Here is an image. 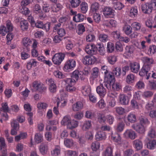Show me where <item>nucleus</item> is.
I'll return each instance as SVG.
<instances>
[{
    "label": "nucleus",
    "mask_w": 156,
    "mask_h": 156,
    "mask_svg": "<svg viewBox=\"0 0 156 156\" xmlns=\"http://www.w3.org/2000/svg\"><path fill=\"white\" fill-rule=\"evenodd\" d=\"M105 80L103 82L104 86L108 90L111 89V83H115V79L114 76L110 74H108L105 76Z\"/></svg>",
    "instance_id": "obj_1"
},
{
    "label": "nucleus",
    "mask_w": 156,
    "mask_h": 156,
    "mask_svg": "<svg viewBox=\"0 0 156 156\" xmlns=\"http://www.w3.org/2000/svg\"><path fill=\"white\" fill-rule=\"evenodd\" d=\"M65 54L63 53L55 54L52 57V59L53 63L55 65H59L64 59Z\"/></svg>",
    "instance_id": "obj_2"
},
{
    "label": "nucleus",
    "mask_w": 156,
    "mask_h": 156,
    "mask_svg": "<svg viewBox=\"0 0 156 156\" xmlns=\"http://www.w3.org/2000/svg\"><path fill=\"white\" fill-rule=\"evenodd\" d=\"M102 12L106 18H112L114 16L115 11L110 7H103L102 8Z\"/></svg>",
    "instance_id": "obj_3"
},
{
    "label": "nucleus",
    "mask_w": 156,
    "mask_h": 156,
    "mask_svg": "<svg viewBox=\"0 0 156 156\" xmlns=\"http://www.w3.org/2000/svg\"><path fill=\"white\" fill-rule=\"evenodd\" d=\"M76 65L75 60L71 59L67 61L63 67V70L66 72H69L73 69Z\"/></svg>",
    "instance_id": "obj_4"
},
{
    "label": "nucleus",
    "mask_w": 156,
    "mask_h": 156,
    "mask_svg": "<svg viewBox=\"0 0 156 156\" xmlns=\"http://www.w3.org/2000/svg\"><path fill=\"white\" fill-rule=\"evenodd\" d=\"M64 81L67 84L66 90L67 91L72 92L75 91L76 88L73 86V84L74 82L72 79L70 78H67L65 79Z\"/></svg>",
    "instance_id": "obj_5"
},
{
    "label": "nucleus",
    "mask_w": 156,
    "mask_h": 156,
    "mask_svg": "<svg viewBox=\"0 0 156 156\" xmlns=\"http://www.w3.org/2000/svg\"><path fill=\"white\" fill-rule=\"evenodd\" d=\"M97 61L96 58L92 55H86L82 59L83 63L85 65H90L94 64Z\"/></svg>",
    "instance_id": "obj_6"
},
{
    "label": "nucleus",
    "mask_w": 156,
    "mask_h": 156,
    "mask_svg": "<svg viewBox=\"0 0 156 156\" xmlns=\"http://www.w3.org/2000/svg\"><path fill=\"white\" fill-rule=\"evenodd\" d=\"M94 44H88L86 47L85 51L88 54L93 55L97 53V48Z\"/></svg>",
    "instance_id": "obj_7"
},
{
    "label": "nucleus",
    "mask_w": 156,
    "mask_h": 156,
    "mask_svg": "<svg viewBox=\"0 0 156 156\" xmlns=\"http://www.w3.org/2000/svg\"><path fill=\"white\" fill-rule=\"evenodd\" d=\"M123 135L125 137L131 140H134L137 136V134L132 129H127L124 133Z\"/></svg>",
    "instance_id": "obj_8"
},
{
    "label": "nucleus",
    "mask_w": 156,
    "mask_h": 156,
    "mask_svg": "<svg viewBox=\"0 0 156 156\" xmlns=\"http://www.w3.org/2000/svg\"><path fill=\"white\" fill-rule=\"evenodd\" d=\"M132 127L139 133H144L145 131V128L144 126L140 123L134 124L132 125Z\"/></svg>",
    "instance_id": "obj_9"
},
{
    "label": "nucleus",
    "mask_w": 156,
    "mask_h": 156,
    "mask_svg": "<svg viewBox=\"0 0 156 156\" xmlns=\"http://www.w3.org/2000/svg\"><path fill=\"white\" fill-rule=\"evenodd\" d=\"M104 83H101L96 88L97 93L101 97H103L106 94V90L104 87Z\"/></svg>",
    "instance_id": "obj_10"
},
{
    "label": "nucleus",
    "mask_w": 156,
    "mask_h": 156,
    "mask_svg": "<svg viewBox=\"0 0 156 156\" xmlns=\"http://www.w3.org/2000/svg\"><path fill=\"white\" fill-rule=\"evenodd\" d=\"M119 101L120 104L126 105L128 104L129 99L128 97L124 94H120L119 97Z\"/></svg>",
    "instance_id": "obj_11"
},
{
    "label": "nucleus",
    "mask_w": 156,
    "mask_h": 156,
    "mask_svg": "<svg viewBox=\"0 0 156 156\" xmlns=\"http://www.w3.org/2000/svg\"><path fill=\"white\" fill-rule=\"evenodd\" d=\"M33 86L38 91L42 92L45 91L46 90V88L44 85L41 83H39L37 81H35L33 83Z\"/></svg>",
    "instance_id": "obj_12"
},
{
    "label": "nucleus",
    "mask_w": 156,
    "mask_h": 156,
    "mask_svg": "<svg viewBox=\"0 0 156 156\" xmlns=\"http://www.w3.org/2000/svg\"><path fill=\"white\" fill-rule=\"evenodd\" d=\"M130 70L131 72L137 73L140 69V64L137 62H134L130 63Z\"/></svg>",
    "instance_id": "obj_13"
},
{
    "label": "nucleus",
    "mask_w": 156,
    "mask_h": 156,
    "mask_svg": "<svg viewBox=\"0 0 156 156\" xmlns=\"http://www.w3.org/2000/svg\"><path fill=\"white\" fill-rule=\"evenodd\" d=\"M141 9L142 12L145 14H150L152 11L148 2L141 5Z\"/></svg>",
    "instance_id": "obj_14"
},
{
    "label": "nucleus",
    "mask_w": 156,
    "mask_h": 156,
    "mask_svg": "<svg viewBox=\"0 0 156 156\" xmlns=\"http://www.w3.org/2000/svg\"><path fill=\"white\" fill-rule=\"evenodd\" d=\"M141 60L144 63V65L148 66L150 67H151L154 62L152 58L147 57H143L141 58Z\"/></svg>",
    "instance_id": "obj_15"
},
{
    "label": "nucleus",
    "mask_w": 156,
    "mask_h": 156,
    "mask_svg": "<svg viewBox=\"0 0 156 156\" xmlns=\"http://www.w3.org/2000/svg\"><path fill=\"white\" fill-rule=\"evenodd\" d=\"M48 81L50 83L49 89L51 93H54L56 91V86L55 84V82L53 79H48Z\"/></svg>",
    "instance_id": "obj_16"
},
{
    "label": "nucleus",
    "mask_w": 156,
    "mask_h": 156,
    "mask_svg": "<svg viewBox=\"0 0 156 156\" xmlns=\"http://www.w3.org/2000/svg\"><path fill=\"white\" fill-rule=\"evenodd\" d=\"M39 149L40 153L42 155L46 154L48 150L47 144L46 143H41L39 146Z\"/></svg>",
    "instance_id": "obj_17"
},
{
    "label": "nucleus",
    "mask_w": 156,
    "mask_h": 156,
    "mask_svg": "<svg viewBox=\"0 0 156 156\" xmlns=\"http://www.w3.org/2000/svg\"><path fill=\"white\" fill-rule=\"evenodd\" d=\"M151 67L148 66L144 65L140 71L139 72V75L141 76H145L146 74L150 70Z\"/></svg>",
    "instance_id": "obj_18"
},
{
    "label": "nucleus",
    "mask_w": 156,
    "mask_h": 156,
    "mask_svg": "<svg viewBox=\"0 0 156 156\" xmlns=\"http://www.w3.org/2000/svg\"><path fill=\"white\" fill-rule=\"evenodd\" d=\"M106 137L105 133L103 131L98 132L95 135L96 139L98 141L105 140Z\"/></svg>",
    "instance_id": "obj_19"
},
{
    "label": "nucleus",
    "mask_w": 156,
    "mask_h": 156,
    "mask_svg": "<svg viewBox=\"0 0 156 156\" xmlns=\"http://www.w3.org/2000/svg\"><path fill=\"white\" fill-rule=\"evenodd\" d=\"M81 72H79L78 70H75L73 71L71 75V77L74 82H76L79 79L80 76ZM81 77V76H80Z\"/></svg>",
    "instance_id": "obj_20"
},
{
    "label": "nucleus",
    "mask_w": 156,
    "mask_h": 156,
    "mask_svg": "<svg viewBox=\"0 0 156 156\" xmlns=\"http://www.w3.org/2000/svg\"><path fill=\"white\" fill-rule=\"evenodd\" d=\"M90 88L89 86L85 85L82 87V92L84 96H88L90 94Z\"/></svg>",
    "instance_id": "obj_21"
},
{
    "label": "nucleus",
    "mask_w": 156,
    "mask_h": 156,
    "mask_svg": "<svg viewBox=\"0 0 156 156\" xmlns=\"http://www.w3.org/2000/svg\"><path fill=\"white\" fill-rule=\"evenodd\" d=\"M83 105L81 101H78L72 105V109L74 111H78L83 108Z\"/></svg>",
    "instance_id": "obj_22"
},
{
    "label": "nucleus",
    "mask_w": 156,
    "mask_h": 156,
    "mask_svg": "<svg viewBox=\"0 0 156 156\" xmlns=\"http://www.w3.org/2000/svg\"><path fill=\"white\" fill-rule=\"evenodd\" d=\"M133 143L137 150H140L142 148V143L141 141L139 139H136L134 140Z\"/></svg>",
    "instance_id": "obj_23"
},
{
    "label": "nucleus",
    "mask_w": 156,
    "mask_h": 156,
    "mask_svg": "<svg viewBox=\"0 0 156 156\" xmlns=\"http://www.w3.org/2000/svg\"><path fill=\"white\" fill-rule=\"evenodd\" d=\"M84 15L81 13H79L75 15L73 17V20L76 22H79L83 21L84 19Z\"/></svg>",
    "instance_id": "obj_24"
},
{
    "label": "nucleus",
    "mask_w": 156,
    "mask_h": 156,
    "mask_svg": "<svg viewBox=\"0 0 156 156\" xmlns=\"http://www.w3.org/2000/svg\"><path fill=\"white\" fill-rule=\"evenodd\" d=\"M128 121L131 123H134L137 122L136 116L134 114L130 113L127 116Z\"/></svg>",
    "instance_id": "obj_25"
},
{
    "label": "nucleus",
    "mask_w": 156,
    "mask_h": 156,
    "mask_svg": "<svg viewBox=\"0 0 156 156\" xmlns=\"http://www.w3.org/2000/svg\"><path fill=\"white\" fill-rule=\"evenodd\" d=\"M147 147L149 149H154L156 147V140H149L147 144Z\"/></svg>",
    "instance_id": "obj_26"
},
{
    "label": "nucleus",
    "mask_w": 156,
    "mask_h": 156,
    "mask_svg": "<svg viewBox=\"0 0 156 156\" xmlns=\"http://www.w3.org/2000/svg\"><path fill=\"white\" fill-rule=\"evenodd\" d=\"M78 124L79 122L78 121L74 120H71L67 128L69 129H73L77 127Z\"/></svg>",
    "instance_id": "obj_27"
},
{
    "label": "nucleus",
    "mask_w": 156,
    "mask_h": 156,
    "mask_svg": "<svg viewBox=\"0 0 156 156\" xmlns=\"http://www.w3.org/2000/svg\"><path fill=\"white\" fill-rule=\"evenodd\" d=\"M91 126V121L89 120L85 121L82 126V129L84 131L89 129Z\"/></svg>",
    "instance_id": "obj_28"
},
{
    "label": "nucleus",
    "mask_w": 156,
    "mask_h": 156,
    "mask_svg": "<svg viewBox=\"0 0 156 156\" xmlns=\"http://www.w3.org/2000/svg\"><path fill=\"white\" fill-rule=\"evenodd\" d=\"M29 25L28 22L25 20L21 21L20 23V26L21 29L25 31L28 29Z\"/></svg>",
    "instance_id": "obj_29"
},
{
    "label": "nucleus",
    "mask_w": 156,
    "mask_h": 156,
    "mask_svg": "<svg viewBox=\"0 0 156 156\" xmlns=\"http://www.w3.org/2000/svg\"><path fill=\"white\" fill-rule=\"evenodd\" d=\"M80 11L82 13H85L88 10V5L87 3L82 2L80 5Z\"/></svg>",
    "instance_id": "obj_30"
},
{
    "label": "nucleus",
    "mask_w": 156,
    "mask_h": 156,
    "mask_svg": "<svg viewBox=\"0 0 156 156\" xmlns=\"http://www.w3.org/2000/svg\"><path fill=\"white\" fill-rule=\"evenodd\" d=\"M156 136V133L154 129L152 127H150L148 130L147 136L152 138H155Z\"/></svg>",
    "instance_id": "obj_31"
},
{
    "label": "nucleus",
    "mask_w": 156,
    "mask_h": 156,
    "mask_svg": "<svg viewBox=\"0 0 156 156\" xmlns=\"http://www.w3.org/2000/svg\"><path fill=\"white\" fill-rule=\"evenodd\" d=\"M112 73L117 77L119 76L121 74V69L119 67H116L113 68Z\"/></svg>",
    "instance_id": "obj_32"
},
{
    "label": "nucleus",
    "mask_w": 156,
    "mask_h": 156,
    "mask_svg": "<svg viewBox=\"0 0 156 156\" xmlns=\"http://www.w3.org/2000/svg\"><path fill=\"white\" fill-rule=\"evenodd\" d=\"M140 124L144 126L145 125H148L150 123V122L148 119L146 117L141 116L139 118Z\"/></svg>",
    "instance_id": "obj_33"
},
{
    "label": "nucleus",
    "mask_w": 156,
    "mask_h": 156,
    "mask_svg": "<svg viewBox=\"0 0 156 156\" xmlns=\"http://www.w3.org/2000/svg\"><path fill=\"white\" fill-rule=\"evenodd\" d=\"M71 121L70 117L69 116H64L61 122V124L62 125H66L68 127V124H69Z\"/></svg>",
    "instance_id": "obj_34"
},
{
    "label": "nucleus",
    "mask_w": 156,
    "mask_h": 156,
    "mask_svg": "<svg viewBox=\"0 0 156 156\" xmlns=\"http://www.w3.org/2000/svg\"><path fill=\"white\" fill-rule=\"evenodd\" d=\"M35 140L36 143H40L43 140V136L39 133H36L35 135Z\"/></svg>",
    "instance_id": "obj_35"
},
{
    "label": "nucleus",
    "mask_w": 156,
    "mask_h": 156,
    "mask_svg": "<svg viewBox=\"0 0 156 156\" xmlns=\"http://www.w3.org/2000/svg\"><path fill=\"white\" fill-rule=\"evenodd\" d=\"M108 62L111 64H114L117 60V58L116 56L111 55L107 57Z\"/></svg>",
    "instance_id": "obj_36"
},
{
    "label": "nucleus",
    "mask_w": 156,
    "mask_h": 156,
    "mask_svg": "<svg viewBox=\"0 0 156 156\" xmlns=\"http://www.w3.org/2000/svg\"><path fill=\"white\" fill-rule=\"evenodd\" d=\"M153 94V92L149 90H145L142 96L144 98H148L151 97Z\"/></svg>",
    "instance_id": "obj_37"
},
{
    "label": "nucleus",
    "mask_w": 156,
    "mask_h": 156,
    "mask_svg": "<svg viewBox=\"0 0 156 156\" xmlns=\"http://www.w3.org/2000/svg\"><path fill=\"white\" fill-rule=\"evenodd\" d=\"M134 75L132 74L128 75L126 78V81L128 83H133L134 81Z\"/></svg>",
    "instance_id": "obj_38"
},
{
    "label": "nucleus",
    "mask_w": 156,
    "mask_h": 156,
    "mask_svg": "<svg viewBox=\"0 0 156 156\" xmlns=\"http://www.w3.org/2000/svg\"><path fill=\"white\" fill-rule=\"evenodd\" d=\"M112 37L116 39H119L120 38L123 39V37L121 36L120 32L119 31H115L112 32L111 34Z\"/></svg>",
    "instance_id": "obj_39"
},
{
    "label": "nucleus",
    "mask_w": 156,
    "mask_h": 156,
    "mask_svg": "<svg viewBox=\"0 0 156 156\" xmlns=\"http://www.w3.org/2000/svg\"><path fill=\"white\" fill-rule=\"evenodd\" d=\"M94 116V112L91 110H87L85 113V117L87 118L91 119Z\"/></svg>",
    "instance_id": "obj_40"
},
{
    "label": "nucleus",
    "mask_w": 156,
    "mask_h": 156,
    "mask_svg": "<svg viewBox=\"0 0 156 156\" xmlns=\"http://www.w3.org/2000/svg\"><path fill=\"white\" fill-rule=\"evenodd\" d=\"M62 6L59 3H57L52 7L53 12H57L61 10L62 8Z\"/></svg>",
    "instance_id": "obj_41"
},
{
    "label": "nucleus",
    "mask_w": 156,
    "mask_h": 156,
    "mask_svg": "<svg viewBox=\"0 0 156 156\" xmlns=\"http://www.w3.org/2000/svg\"><path fill=\"white\" fill-rule=\"evenodd\" d=\"M123 30L126 34L129 35L132 32V27L129 25H125L123 27Z\"/></svg>",
    "instance_id": "obj_42"
},
{
    "label": "nucleus",
    "mask_w": 156,
    "mask_h": 156,
    "mask_svg": "<svg viewBox=\"0 0 156 156\" xmlns=\"http://www.w3.org/2000/svg\"><path fill=\"white\" fill-rule=\"evenodd\" d=\"M6 146L4 138L2 137H0V150L6 148Z\"/></svg>",
    "instance_id": "obj_43"
},
{
    "label": "nucleus",
    "mask_w": 156,
    "mask_h": 156,
    "mask_svg": "<svg viewBox=\"0 0 156 156\" xmlns=\"http://www.w3.org/2000/svg\"><path fill=\"white\" fill-rule=\"evenodd\" d=\"M33 11L36 14H38L42 12L40 6L38 4L35 5L33 8Z\"/></svg>",
    "instance_id": "obj_44"
},
{
    "label": "nucleus",
    "mask_w": 156,
    "mask_h": 156,
    "mask_svg": "<svg viewBox=\"0 0 156 156\" xmlns=\"http://www.w3.org/2000/svg\"><path fill=\"white\" fill-rule=\"evenodd\" d=\"M99 7L98 3L97 2H94L91 5V10L93 12H96L98 10Z\"/></svg>",
    "instance_id": "obj_45"
},
{
    "label": "nucleus",
    "mask_w": 156,
    "mask_h": 156,
    "mask_svg": "<svg viewBox=\"0 0 156 156\" xmlns=\"http://www.w3.org/2000/svg\"><path fill=\"white\" fill-rule=\"evenodd\" d=\"M125 124L123 122H119L117 125L116 130L118 132L122 131L124 128Z\"/></svg>",
    "instance_id": "obj_46"
},
{
    "label": "nucleus",
    "mask_w": 156,
    "mask_h": 156,
    "mask_svg": "<svg viewBox=\"0 0 156 156\" xmlns=\"http://www.w3.org/2000/svg\"><path fill=\"white\" fill-rule=\"evenodd\" d=\"M99 70L98 68L95 67L92 69V75L93 78L97 77L99 75Z\"/></svg>",
    "instance_id": "obj_47"
},
{
    "label": "nucleus",
    "mask_w": 156,
    "mask_h": 156,
    "mask_svg": "<svg viewBox=\"0 0 156 156\" xmlns=\"http://www.w3.org/2000/svg\"><path fill=\"white\" fill-rule=\"evenodd\" d=\"M112 139L116 142L118 143L121 142V137L119 134L118 133H115L114 135H112Z\"/></svg>",
    "instance_id": "obj_48"
},
{
    "label": "nucleus",
    "mask_w": 156,
    "mask_h": 156,
    "mask_svg": "<svg viewBox=\"0 0 156 156\" xmlns=\"http://www.w3.org/2000/svg\"><path fill=\"white\" fill-rule=\"evenodd\" d=\"M126 49L127 55L129 56H131L134 51L133 48L129 46H126Z\"/></svg>",
    "instance_id": "obj_49"
},
{
    "label": "nucleus",
    "mask_w": 156,
    "mask_h": 156,
    "mask_svg": "<svg viewBox=\"0 0 156 156\" xmlns=\"http://www.w3.org/2000/svg\"><path fill=\"white\" fill-rule=\"evenodd\" d=\"M6 25L8 32L13 30V25L10 20H8L6 22Z\"/></svg>",
    "instance_id": "obj_50"
},
{
    "label": "nucleus",
    "mask_w": 156,
    "mask_h": 156,
    "mask_svg": "<svg viewBox=\"0 0 156 156\" xmlns=\"http://www.w3.org/2000/svg\"><path fill=\"white\" fill-rule=\"evenodd\" d=\"M70 2L72 7L76 8L79 5L81 2L80 0H70Z\"/></svg>",
    "instance_id": "obj_51"
},
{
    "label": "nucleus",
    "mask_w": 156,
    "mask_h": 156,
    "mask_svg": "<svg viewBox=\"0 0 156 156\" xmlns=\"http://www.w3.org/2000/svg\"><path fill=\"white\" fill-rule=\"evenodd\" d=\"M113 149L111 147H108L105 150L104 154L105 156H113L112 154Z\"/></svg>",
    "instance_id": "obj_52"
},
{
    "label": "nucleus",
    "mask_w": 156,
    "mask_h": 156,
    "mask_svg": "<svg viewBox=\"0 0 156 156\" xmlns=\"http://www.w3.org/2000/svg\"><path fill=\"white\" fill-rule=\"evenodd\" d=\"M148 3L149 4L152 11L156 10V0H151Z\"/></svg>",
    "instance_id": "obj_53"
},
{
    "label": "nucleus",
    "mask_w": 156,
    "mask_h": 156,
    "mask_svg": "<svg viewBox=\"0 0 156 156\" xmlns=\"http://www.w3.org/2000/svg\"><path fill=\"white\" fill-rule=\"evenodd\" d=\"M114 7L115 9L120 10L122 9L124 7L122 4L120 2H117L114 4Z\"/></svg>",
    "instance_id": "obj_54"
},
{
    "label": "nucleus",
    "mask_w": 156,
    "mask_h": 156,
    "mask_svg": "<svg viewBox=\"0 0 156 156\" xmlns=\"http://www.w3.org/2000/svg\"><path fill=\"white\" fill-rule=\"evenodd\" d=\"M107 51L112 53L114 50V45L112 43H108L107 45Z\"/></svg>",
    "instance_id": "obj_55"
},
{
    "label": "nucleus",
    "mask_w": 156,
    "mask_h": 156,
    "mask_svg": "<svg viewBox=\"0 0 156 156\" xmlns=\"http://www.w3.org/2000/svg\"><path fill=\"white\" fill-rule=\"evenodd\" d=\"M91 147L93 151H96L99 148L100 144L98 142H95L92 144Z\"/></svg>",
    "instance_id": "obj_56"
},
{
    "label": "nucleus",
    "mask_w": 156,
    "mask_h": 156,
    "mask_svg": "<svg viewBox=\"0 0 156 156\" xmlns=\"http://www.w3.org/2000/svg\"><path fill=\"white\" fill-rule=\"evenodd\" d=\"M2 107L0 108L1 111H3L7 113L9 111V108L6 103H2Z\"/></svg>",
    "instance_id": "obj_57"
},
{
    "label": "nucleus",
    "mask_w": 156,
    "mask_h": 156,
    "mask_svg": "<svg viewBox=\"0 0 156 156\" xmlns=\"http://www.w3.org/2000/svg\"><path fill=\"white\" fill-rule=\"evenodd\" d=\"M78 30L77 31L79 34H82L85 31V28L82 24H79L78 26Z\"/></svg>",
    "instance_id": "obj_58"
},
{
    "label": "nucleus",
    "mask_w": 156,
    "mask_h": 156,
    "mask_svg": "<svg viewBox=\"0 0 156 156\" xmlns=\"http://www.w3.org/2000/svg\"><path fill=\"white\" fill-rule=\"evenodd\" d=\"M135 87L138 89H144L145 87V84L143 81H139L136 83Z\"/></svg>",
    "instance_id": "obj_59"
},
{
    "label": "nucleus",
    "mask_w": 156,
    "mask_h": 156,
    "mask_svg": "<svg viewBox=\"0 0 156 156\" xmlns=\"http://www.w3.org/2000/svg\"><path fill=\"white\" fill-rule=\"evenodd\" d=\"M11 123V127L12 128L16 130H18L19 129V123L17 121L13 120Z\"/></svg>",
    "instance_id": "obj_60"
},
{
    "label": "nucleus",
    "mask_w": 156,
    "mask_h": 156,
    "mask_svg": "<svg viewBox=\"0 0 156 156\" xmlns=\"http://www.w3.org/2000/svg\"><path fill=\"white\" fill-rule=\"evenodd\" d=\"M64 143L67 147H69L73 145V142L72 140L67 139L64 140Z\"/></svg>",
    "instance_id": "obj_61"
},
{
    "label": "nucleus",
    "mask_w": 156,
    "mask_h": 156,
    "mask_svg": "<svg viewBox=\"0 0 156 156\" xmlns=\"http://www.w3.org/2000/svg\"><path fill=\"white\" fill-rule=\"evenodd\" d=\"M98 45L99 46L98 48H97L99 53L101 55H104L105 54V50L103 45L101 46V45L100 44H98Z\"/></svg>",
    "instance_id": "obj_62"
},
{
    "label": "nucleus",
    "mask_w": 156,
    "mask_h": 156,
    "mask_svg": "<svg viewBox=\"0 0 156 156\" xmlns=\"http://www.w3.org/2000/svg\"><path fill=\"white\" fill-rule=\"evenodd\" d=\"M137 9L132 8L130 11V16L132 17H135L137 14Z\"/></svg>",
    "instance_id": "obj_63"
},
{
    "label": "nucleus",
    "mask_w": 156,
    "mask_h": 156,
    "mask_svg": "<svg viewBox=\"0 0 156 156\" xmlns=\"http://www.w3.org/2000/svg\"><path fill=\"white\" fill-rule=\"evenodd\" d=\"M116 112L119 115H123L125 112V109L121 107L115 108Z\"/></svg>",
    "instance_id": "obj_64"
}]
</instances>
